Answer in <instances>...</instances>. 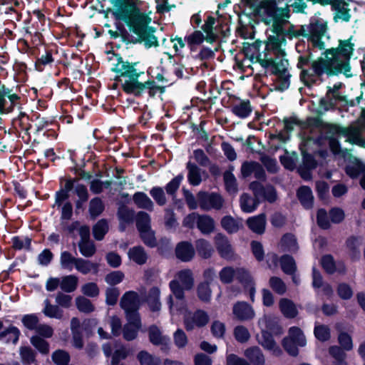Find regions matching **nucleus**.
Listing matches in <instances>:
<instances>
[{"instance_id": "f257e3e1", "label": "nucleus", "mask_w": 365, "mask_h": 365, "mask_svg": "<svg viewBox=\"0 0 365 365\" xmlns=\"http://www.w3.org/2000/svg\"><path fill=\"white\" fill-rule=\"evenodd\" d=\"M281 0H241L240 6L250 14L259 17L268 26V38L263 51H258L257 44H252L247 51L252 63H259L263 68H271L277 76L276 89L284 91L289 86L290 75L287 71L288 61L284 59L283 48L286 38L292 39L299 36H306L313 46L320 50L326 47L327 26L323 21H312L308 26H302L299 30L288 21L289 9L287 4L284 8H279Z\"/></svg>"}, {"instance_id": "f03ea898", "label": "nucleus", "mask_w": 365, "mask_h": 365, "mask_svg": "<svg viewBox=\"0 0 365 365\" xmlns=\"http://www.w3.org/2000/svg\"><path fill=\"white\" fill-rule=\"evenodd\" d=\"M351 41V38L340 40L338 48L327 50L324 58L314 61L310 69H303L301 79L304 84L311 86L323 73H342L346 77L351 76L349 60L353 54L354 44Z\"/></svg>"}, {"instance_id": "7ed1b4c3", "label": "nucleus", "mask_w": 365, "mask_h": 365, "mask_svg": "<svg viewBox=\"0 0 365 365\" xmlns=\"http://www.w3.org/2000/svg\"><path fill=\"white\" fill-rule=\"evenodd\" d=\"M106 0H98L99 2ZM114 6L113 14L116 19L124 21L129 30L137 36V42H143L146 47L158 46V38L154 35L156 29L149 24L151 18L140 12L135 4L125 0H110Z\"/></svg>"}, {"instance_id": "20e7f679", "label": "nucleus", "mask_w": 365, "mask_h": 365, "mask_svg": "<svg viewBox=\"0 0 365 365\" xmlns=\"http://www.w3.org/2000/svg\"><path fill=\"white\" fill-rule=\"evenodd\" d=\"M136 63H130L128 61H120L115 65L113 71L118 73L119 81H120L123 90L127 93H132L135 95H139L140 92L145 88H149V94L153 96L155 94L154 81H147L145 83H140L138 78L142 73L138 72L135 68ZM158 90L159 87H156Z\"/></svg>"}, {"instance_id": "39448f33", "label": "nucleus", "mask_w": 365, "mask_h": 365, "mask_svg": "<svg viewBox=\"0 0 365 365\" xmlns=\"http://www.w3.org/2000/svg\"><path fill=\"white\" fill-rule=\"evenodd\" d=\"M235 277L245 284V288L250 292V299L254 302L255 294V283L247 270L243 268L234 269L232 267H225L219 272L220 279L224 284L231 283Z\"/></svg>"}, {"instance_id": "423d86ee", "label": "nucleus", "mask_w": 365, "mask_h": 365, "mask_svg": "<svg viewBox=\"0 0 365 365\" xmlns=\"http://www.w3.org/2000/svg\"><path fill=\"white\" fill-rule=\"evenodd\" d=\"M330 131L344 138L345 142L365 148V129L356 125L341 127L336 125L330 127Z\"/></svg>"}, {"instance_id": "0eeeda50", "label": "nucleus", "mask_w": 365, "mask_h": 365, "mask_svg": "<svg viewBox=\"0 0 365 365\" xmlns=\"http://www.w3.org/2000/svg\"><path fill=\"white\" fill-rule=\"evenodd\" d=\"M329 146L334 154L341 155L344 157L349 156V163L346 166V173L350 178H356L359 175H361V173L365 170V165L362 164L356 158L351 156L347 149L341 150L338 140L331 138L329 139Z\"/></svg>"}, {"instance_id": "6e6552de", "label": "nucleus", "mask_w": 365, "mask_h": 365, "mask_svg": "<svg viewBox=\"0 0 365 365\" xmlns=\"http://www.w3.org/2000/svg\"><path fill=\"white\" fill-rule=\"evenodd\" d=\"M194 284L192 272L190 269H183L178 272L176 278L171 281L170 287L175 298L180 301V305L184 304V289H190Z\"/></svg>"}, {"instance_id": "1a4fd4ad", "label": "nucleus", "mask_w": 365, "mask_h": 365, "mask_svg": "<svg viewBox=\"0 0 365 365\" xmlns=\"http://www.w3.org/2000/svg\"><path fill=\"white\" fill-rule=\"evenodd\" d=\"M307 344L305 336L301 329L297 327H290L289 335L283 339L284 349L292 356L298 354L297 346H304Z\"/></svg>"}, {"instance_id": "9d476101", "label": "nucleus", "mask_w": 365, "mask_h": 365, "mask_svg": "<svg viewBox=\"0 0 365 365\" xmlns=\"http://www.w3.org/2000/svg\"><path fill=\"white\" fill-rule=\"evenodd\" d=\"M120 305L125 311L126 317L135 319L140 317L138 310L140 305L138 294L133 291L126 292L120 299Z\"/></svg>"}, {"instance_id": "9b49d317", "label": "nucleus", "mask_w": 365, "mask_h": 365, "mask_svg": "<svg viewBox=\"0 0 365 365\" xmlns=\"http://www.w3.org/2000/svg\"><path fill=\"white\" fill-rule=\"evenodd\" d=\"M210 320L209 315L203 310L187 312L184 315V324L187 331L198 329L207 325Z\"/></svg>"}, {"instance_id": "f8f14e48", "label": "nucleus", "mask_w": 365, "mask_h": 365, "mask_svg": "<svg viewBox=\"0 0 365 365\" xmlns=\"http://www.w3.org/2000/svg\"><path fill=\"white\" fill-rule=\"evenodd\" d=\"M197 201L199 207L206 211L212 209L220 210L224 202L221 195L214 192L207 193L205 192H200L197 194Z\"/></svg>"}, {"instance_id": "ddd939ff", "label": "nucleus", "mask_w": 365, "mask_h": 365, "mask_svg": "<svg viewBox=\"0 0 365 365\" xmlns=\"http://www.w3.org/2000/svg\"><path fill=\"white\" fill-rule=\"evenodd\" d=\"M214 241L216 249L222 258L227 260L235 258L233 248L226 236L218 233L215 236Z\"/></svg>"}, {"instance_id": "4468645a", "label": "nucleus", "mask_w": 365, "mask_h": 365, "mask_svg": "<svg viewBox=\"0 0 365 365\" xmlns=\"http://www.w3.org/2000/svg\"><path fill=\"white\" fill-rule=\"evenodd\" d=\"M250 188L252 190L254 195L259 200L264 199L270 202L276 200L275 190L272 186L263 187L259 182H252L250 185Z\"/></svg>"}, {"instance_id": "2eb2a0df", "label": "nucleus", "mask_w": 365, "mask_h": 365, "mask_svg": "<svg viewBox=\"0 0 365 365\" xmlns=\"http://www.w3.org/2000/svg\"><path fill=\"white\" fill-rule=\"evenodd\" d=\"M341 86V83H337L334 84L333 86H328L327 96L321 101L322 104L325 106L326 109L333 107L337 102L345 101V98L339 95L338 92Z\"/></svg>"}, {"instance_id": "dca6fc26", "label": "nucleus", "mask_w": 365, "mask_h": 365, "mask_svg": "<svg viewBox=\"0 0 365 365\" xmlns=\"http://www.w3.org/2000/svg\"><path fill=\"white\" fill-rule=\"evenodd\" d=\"M232 313L235 318L240 321L252 319L255 316L253 308L245 302H238L234 304Z\"/></svg>"}, {"instance_id": "f3484780", "label": "nucleus", "mask_w": 365, "mask_h": 365, "mask_svg": "<svg viewBox=\"0 0 365 365\" xmlns=\"http://www.w3.org/2000/svg\"><path fill=\"white\" fill-rule=\"evenodd\" d=\"M42 313L47 317L63 321L66 319L64 311L57 304H53L46 299L43 301Z\"/></svg>"}, {"instance_id": "a211bd4d", "label": "nucleus", "mask_w": 365, "mask_h": 365, "mask_svg": "<svg viewBox=\"0 0 365 365\" xmlns=\"http://www.w3.org/2000/svg\"><path fill=\"white\" fill-rule=\"evenodd\" d=\"M128 323L123 329V337L127 341H131L136 338L138 330L141 327L140 317H136L135 320L126 317Z\"/></svg>"}, {"instance_id": "6ab92c4d", "label": "nucleus", "mask_w": 365, "mask_h": 365, "mask_svg": "<svg viewBox=\"0 0 365 365\" xmlns=\"http://www.w3.org/2000/svg\"><path fill=\"white\" fill-rule=\"evenodd\" d=\"M175 252L177 257L183 262H189L195 256L193 246L187 242L179 243L176 247Z\"/></svg>"}, {"instance_id": "aec40b11", "label": "nucleus", "mask_w": 365, "mask_h": 365, "mask_svg": "<svg viewBox=\"0 0 365 365\" xmlns=\"http://www.w3.org/2000/svg\"><path fill=\"white\" fill-rule=\"evenodd\" d=\"M333 9L335 11L334 18L336 21L338 20H341L344 21H349L351 14L348 4L342 0H336L334 3Z\"/></svg>"}, {"instance_id": "412c9836", "label": "nucleus", "mask_w": 365, "mask_h": 365, "mask_svg": "<svg viewBox=\"0 0 365 365\" xmlns=\"http://www.w3.org/2000/svg\"><path fill=\"white\" fill-rule=\"evenodd\" d=\"M262 336L258 338L259 343L266 349L272 351L276 356L282 353L281 349L276 344L272 335L267 331H261Z\"/></svg>"}, {"instance_id": "4be33fe9", "label": "nucleus", "mask_w": 365, "mask_h": 365, "mask_svg": "<svg viewBox=\"0 0 365 365\" xmlns=\"http://www.w3.org/2000/svg\"><path fill=\"white\" fill-rule=\"evenodd\" d=\"M248 227L257 234H262L265 230L266 217L264 214H260L249 217L247 220Z\"/></svg>"}, {"instance_id": "5701e85b", "label": "nucleus", "mask_w": 365, "mask_h": 365, "mask_svg": "<svg viewBox=\"0 0 365 365\" xmlns=\"http://www.w3.org/2000/svg\"><path fill=\"white\" fill-rule=\"evenodd\" d=\"M321 263L325 271L329 274L334 273L335 271L340 273H344L345 272L344 264L341 262L335 264L333 257L331 255L324 256L322 259Z\"/></svg>"}, {"instance_id": "b1692460", "label": "nucleus", "mask_w": 365, "mask_h": 365, "mask_svg": "<svg viewBox=\"0 0 365 365\" xmlns=\"http://www.w3.org/2000/svg\"><path fill=\"white\" fill-rule=\"evenodd\" d=\"M240 207L244 212L250 213L254 212L259 203V199H257L256 197H252L247 193H243L240 197Z\"/></svg>"}, {"instance_id": "393cba45", "label": "nucleus", "mask_w": 365, "mask_h": 365, "mask_svg": "<svg viewBox=\"0 0 365 365\" xmlns=\"http://www.w3.org/2000/svg\"><path fill=\"white\" fill-rule=\"evenodd\" d=\"M128 257L138 264L142 265L146 263L148 255L144 248L140 246H135L129 249L128 252Z\"/></svg>"}, {"instance_id": "a878e982", "label": "nucleus", "mask_w": 365, "mask_h": 365, "mask_svg": "<svg viewBox=\"0 0 365 365\" xmlns=\"http://www.w3.org/2000/svg\"><path fill=\"white\" fill-rule=\"evenodd\" d=\"M279 319L273 315H264L258 321V325L261 331H274L278 328Z\"/></svg>"}, {"instance_id": "bb28decb", "label": "nucleus", "mask_w": 365, "mask_h": 365, "mask_svg": "<svg viewBox=\"0 0 365 365\" xmlns=\"http://www.w3.org/2000/svg\"><path fill=\"white\" fill-rule=\"evenodd\" d=\"M221 225L228 233L237 232L242 227V220L235 219L231 216H225L221 220Z\"/></svg>"}, {"instance_id": "cd10ccee", "label": "nucleus", "mask_w": 365, "mask_h": 365, "mask_svg": "<svg viewBox=\"0 0 365 365\" xmlns=\"http://www.w3.org/2000/svg\"><path fill=\"white\" fill-rule=\"evenodd\" d=\"M197 227L204 235H208L212 232L215 230V221L209 215H200Z\"/></svg>"}, {"instance_id": "c85d7f7f", "label": "nucleus", "mask_w": 365, "mask_h": 365, "mask_svg": "<svg viewBox=\"0 0 365 365\" xmlns=\"http://www.w3.org/2000/svg\"><path fill=\"white\" fill-rule=\"evenodd\" d=\"M232 113L240 118H245L252 112V107L249 101H241L232 106Z\"/></svg>"}, {"instance_id": "c756f323", "label": "nucleus", "mask_w": 365, "mask_h": 365, "mask_svg": "<svg viewBox=\"0 0 365 365\" xmlns=\"http://www.w3.org/2000/svg\"><path fill=\"white\" fill-rule=\"evenodd\" d=\"M297 196L304 207L306 209H309L312 207L314 197L312 190L309 187L307 186H302L299 188L297 191Z\"/></svg>"}, {"instance_id": "7c9ffc66", "label": "nucleus", "mask_w": 365, "mask_h": 365, "mask_svg": "<svg viewBox=\"0 0 365 365\" xmlns=\"http://www.w3.org/2000/svg\"><path fill=\"white\" fill-rule=\"evenodd\" d=\"M282 252H295L298 250L296 238L291 234L284 235L279 245Z\"/></svg>"}, {"instance_id": "2f4dec72", "label": "nucleus", "mask_w": 365, "mask_h": 365, "mask_svg": "<svg viewBox=\"0 0 365 365\" xmlns=\"http://www.w3.org/2000/svg\"><path fill=\"white\" fill-rule=\"evenodd\" d=\"M245 355L254 365H264V356L257 346L247 349L245 351Z\"/></svg>"}, {"instance_id": "473e14b6", "label": "nucleus", "mask_w": 365, "mask_h": 365, "mask_svg": "<svg viewBox=\"0 0 365 365\" xmlns=\"http://www.w3.org/2000/svg\"><path fill=\"white\" fill-rule=\"evenodd\" d=\"M20 331L15 327H9L4 331L0 332V341L5 343H13L16 344L19 337Z\"/></svg>"}, {"instance_id": "72a5a7b5", "label": "nucleus", "mask_w": 365, "mask_h": 365, "mask_svg": "<svg viewBox=\"0 0 365 365\" xmlns=\"http://www.w3.org/2000/svg\"><path fill=\"white\" fill-rule=\"evenodd\" d=\"M279 308L282 313L287 318H294L297 314L296 306L289 299H282L279 301Z\"/></svg>"}, {"instance_id": "f704fd0d", "label": "nucleus", "mask_w": 365, "mask_h": 365, "mask_svg": "<svg viewBox=\"0 0 365 365\" xmlns=\"http://www.w3.org/2000/svg\"><path fill=\"white\" fill-rule=\"evenodd\" d=\"M78 279L75 275H67L61 279V289L67 293L73 292L78 285Z\"/></svg>"}, {"instance_id": "c9c22d12", "label": "nucleus", "mask_w": 365, "mask_h": 365, "mask_svg": "<svg viewBox=\"0 0 365 365\" xmlns=\"http://www.w3.org/2000/svg\"><path fill=\"white\" fill-rule=\"evenodd\" d=\"M187 168L188 170L187 178L189 182L194 186L200 185L202 180L200 168L190 162L187 163Z\"/></svg>"}, {"instance_id": "e433bc0d", "label": "nucleus", "mask_w": 365, "mask_h": 365, "mask_svg": "<svg viewBox=\"0 0 365 365\" xmlns=\"http://www.w3.org/2000/svg\"><path fill=\"white\" fill-rule=\"evenodd\" d=\"M74 267L78 272L83 274H87L91 271H93L95 273L98 272V266L96 264L83 258H78Z\"/></svg>"}, {"instance_id": "4c0bfd02", "label": "nucleus", "mask_w": 365, "mask_h": 365, "mask_svg": "<svg viewBox=\"0 0 365 365\" xmlns=\"http://www.w3.org/2000/svg\"><path fill=\"white\" fill-rule=\"evenodd\" d=\"M108 230L109 227L107 220L104 219L100 220L93 227L94 238L96 240H103Z\"/></svg>"}, {"instance_id": "58836bf2", "label": "nucleus", "mask_w": 365, "mask_h": 365, "mask_svg": "<svg viewBox=\"0 0 365 365\" xmlns=\"http://www.w3.org/2000/svg\"><path fill=\"white\" fill-rule=\"evenodd\" d=\"M133 201L139 208L151 210L153 206V202L143 192H136L133 195Z\"/></svg>"}, {"instance_id": "ea45409f", "label": "nucleus", "mask_w": 365, "mask_h": 365, "mask_svg": "<svg viewBox=\"0 0 365 365\" xmlns=\"http://www.w3.org/2000/svg\"><path fill=\"white\" fill-rule=\"evenodd\" d=\"M223 178L227 191L230 194L237 193L238 190L237 180L235 175L232 174V170H227L225 172Z\"/></svg>"}, {"instance_id": "a19ab883", "label": "nucleus", "mask_w": 365, "mask_h": 365, "mask_svg": "<svg viewBox=\"0 0 365 365\" xmlns=\"http://www.w3.org/2000/svg\"><path fill=\"white\" fill-rule=\"evenodd\" d=\"M196 249L199 255L203 258L210 257L213 252V249L210 243L204 239H200L196 241Z\"/></svg>"}, {"instance_id": "79ce46f5", "label": "nucleus", "mask_w": 365, "mask_h": 365, "mask_svg": "<svg viewBox=\"0 0 365 365\" xmlns=\"http://www.w3.org/2000/svg\"><path fill=\"white\" fill-rule=\"evenodd\" d=\"M281 267L283 272L287 274L293 275L296 271V264L292 257L284 255L280 259Z\"/></svg>"}, {"instance_id": "37998d69", "label": "nucleus", "mask_w": 365, "mask_h": 365, "mask_svg": "<svg viewBox=\"0 0 365 365\" xmlns=\"http://www.w3.org/2000/svg\"><path fill=\"white\" fill-rule=\"evenodd\" d=\"M78 258L73 257L69 252L64 251L61 252L60 257V264L62 268L71 271L75 266Z\"/></svg>"}, {"instance_id": "c03bdc74", "label": "nucleus", "mask_w": 365, "mask_h": 365, "mask_svg": "<svg viewBox=\"0 0 365 365\" xmlns=\"http://www.w3.org/2000/svg\"><path fill=\"white\" fill-rule=\"evenodd\" d=\"M78 247L82 255L86 257H92L96 250L94 243L91 240L79 241Z\"/></svg>"}, {"instance_id": "a18cd8bd", "label": "nucleus", "mask_w": 365, "mask_h": 365, "mask_svg": "<svg viewBox=\"0 0 365 365\" xmlns=\"http://www.w3.org/2000/svg\"><path fill=\"white\" fill-rule=\"evenodd\" d=\"M150 217L144 212H139L136 216V226L140 232L150 228Z\"/></svg>"}, {"instance_id": "49530a36", "label": "nucleus", "mask_w": 365, "mask_h": 365, "mask_svg": "<svg viewBox=\"0 0 365 365\" xmlns=\"http://www.w3.org/2000/svg\"><path fill=\"white\" fill-rule=\"evenodd\" d=\"M76 304L78 309L84 313H90L94 311V306L91 300L84 297H78L76 299Z\"/></svg>"}, {"instance_id": "de8ad7c7", "label": "nucleus", "mask_w": 365, "mask_h": 365, "mask_svg": "<svg viewBox=\"0 0 365 365\" xmlns=\"http://www.w3.org/2000/svg\"><path fill=\"white\" fill-rule=\"evenodd\" d=\"M215 19L209 16L202 26V29L206 34L205 40L208 42H212L216 38V35L213 32V25L215 24Z\"/></svg>"}, {"instance_id": "09e8293b", "label": "nucleus", "mask_w": 365, "mask_h": 365, "mask_svg": "<svg viewBox=\"0 0 365 365\" xmlns=\"http://www.w3.org/2000/svg\"><path fill=\"white\" fill-rule=\"evenodd\" d=\"M314 333L316 338L322 341L329 340L331 336L329 328L322 324H316Z\"/></svg>"}, {"instance_id": "8fccbe9b", "label": "nucleus", "mask_w": 365, "mask_h": 365, "mask_svg": "<svg viewBox=\"0 0 365 365\" xmlns=\"http://www.w3.org/2000/svg\"><path fill=\"white\" fill-rule=\"evenodd\" d=\"M234 336L235 339L240 343H245L250 338L249 330L242 325L237 326L234 329Z\"/></svg>"}, {"instance_id": "3c124183", "label": "nucleus", "mask_w": 365, "mask_h": 365, "mask_svg": "<svg viewBox=\"0 0 365 365\" xmlns=\"http://www.w3.org/2000/svg\"><path fill=\"white\" fill-rule=\"evenodd\" d=\"M52 359L56 365H67L70 361V356L66 351L58 349L53 353Z\"/></svg>"}, {"instance_id": "603ef678", "label": "nucleus", "mask_w": 365, "mask_h": 365, "mask_svg": "<svg viewBox=\"0 0 365 365\" xmlns=\"http://www.w3.org/2000/svg\"><path fill=\"white\" fill-rule=\"evenodd\" d=\"M197 296L203 302H207L211 298L212 291L208 283L201 282L197 287Z\"/></svg>"}, {"instance_id": "864d4df0", "label": "nucleus", "mask_w": 365, "mask_h": 365, "mask_svg": "<svg viewBox=\"0 0 365 365\" xmlns=\"http://www.w3.org/2000/svg\"><path fill=\"white\" fill-rule=\"evenodd\" d=\"M104 210V205L102 200L96 197L91 200L89 212L93 217L98 216Z\"/></svg>"}, {"instance_id": "5fc2aeb1", "label": "nucleus", "mask_w": 365, "mask_h": 365, "mask_svg": "<svg viewBox=\"0 0 365 365\" xmlns=\"http://www.w3.org/2000/svg\"><path fill=\"white\" fill-rule=\"evenodd\" d=\"M141 365H158V360L145 351H141L137 356Z\"/></svg>"}, {"instance_id": "6e6d98bb", "label": "nucleus", "mask_w": 365, "mask_h": 365, "mask_svg": "<svg viewBox=\"0 0 365 365\" xmlns=\"http://www.w3.org/2000/svg\"><path fill=\"white\" fill-rule=\"evenodd\" d=\"M31 344L42 354H47L49 351V345L47 341L39 336H33L31 339Z\"/></svg>"}, {"instance_id": "4d7b16f0", "label": "nucleus", "mask_w": 365, "mask_h": 365, "mask_svg": "<svg viewBox=\"0 0 365 365\" xmlns=\"http://www.w3.org/2000/svg\"><path fill=\"white\" fill-rule=\"evenodd\" d=\"M20 355L24 364H30L35 359V354L32 349L29 346L21 347Z\"/></svg>"}, {"instance_id": "13d9d810", "label": "nucleus", "mask_w": 365, "mask_h": 365, "mask_svg": "<svg viewBox=\"0 0 365 365\" xmlns=\"http://www.w3.org/2000/svg\"><path fill=\"white\" fill-rule=\"evenodd\" d=\"M81 292L83 294L90 297H96L99 294V289L97 284L93 282L86 283L83 285Z\"/></svg>"}, {"instance_id": "bf43d9fd", "label": "nucleus", "mask_w": 365, "mask_h": 365, "mask_svg": "<svg viewBox=\"0 0 365 365\" xmlns=\"http://www.w3.org/2000/svg\"><path fill=\"white\" fill-rule=\"evenodd\" d=\"M159 296V290L158 287H153L150 289L147 301L150 307V308L153 310H158V299Z\"/></svg>"}, {"instance_id": "052dcab7", "label": "nucleus", "mask_w": 365, "mask_h": 365, "mask_svg": "<svg viewBox=\"0 0 365 365\" xmlns=\"http://www.w3.org/2000/svg\"><path fill=\"white\" fill-rule=\"evenodd\" d=\"M269 285L273 289V290L279 294H284L287 290V287L284 282L281 279L276 277L270 278Z\"/></svg>"}, {"instance_id": "680f3d73", "label": "nucleus", "mask_w": 365, "mask_h": 365, "mask_svg": "<svg viewBox=\"0 0 365 365\" xmlns=\"http://www.w3.org/2000/svg\"><path fill=\"white\" fill-rule=\"evenodd\" d=\"M140 233V237L145 245L149 247H153L157 245L156 238L154 236L153 232L150 229L144 230Z\"/></svg>"}, {"instance_id": "e2e57ef3", "label": "nucleus", "mask_w": 365, "mask_h": 365, "mask_svg": "<svg viewBox=\"0 0 365 365\" xmlns=\"http://www.w3.org/2000/svg\"><path fill=\"white\" fill-rule=\"evenodd\" d=\"M56 303L61 308H69L71 306L72 297L63 292H58L56 296Z\"/></svg>"}, {"instance_id": "0e129e2a", "label": "nucleus", "mask_w": 365, "mask_h": 365, "mask_svg": "<svg viewBox=\"0 0 365 365\" xmlns=\"http://www.w3.org/2000/svg\"><path fill=\"white\" fill-rule=\"evenodd\" d=\"M339 343L344 350L349 351L353 348L352 339L349 334L341 332L338 336Z\"/></svg>"}, {"instance_id": "69168bd1", "label": "nucleus", "mask_w": 365, "mask_h": 365, "mask_svg": "<svg viewBox=\"0 0 365 365\" xmlns=\"http://www.w3.org/2000/svg\"><path fill=\"white\" fill-rule=\"evenodd\" d=\"M211 331L216 338L223 337L225 332V324L220 321L213 322L211 326Z\"/></svg>"}, {"instance_id": "338daca9", "label": "nucleus", "mask_w": 365, "mask_h": 365, "mask_svg": "<svg viewBox=\"0 0 365 365\" xmlns=\"http://www.w3.org/2000/svg\"><path fill=\"white\" fill-rule=\"evenodd\" d=\"M337 293L343 299H349L353 295V291L350 286L346 283H341L337 287Z\"/></svg>"}, {"instance_id": "774afa93", "label": "nucleus", "mask_w": 365, "mask_h": 365, "mask_svg": "<svg viewBox=\"0 0 365 365\" xmlns=\"http://www.w3.org/2000/svg\"><path fill=\"white\" fill-rule=\"evenodd\" d=\"M119 294L120 292L117 288H108L106 292V303L108 305L115 304Z\"/></svg>"}]
</instances>
